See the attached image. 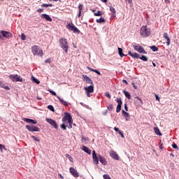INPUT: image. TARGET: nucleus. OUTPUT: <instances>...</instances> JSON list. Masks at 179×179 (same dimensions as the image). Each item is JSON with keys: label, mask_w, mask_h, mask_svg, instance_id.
<instances>
[{"label": "nucleus", "mask_w": 179, "mask_h": 179, "mask_svg": "<svg viewBox=\"0 0 179 179\" xmlns=\"http://www.w3.org/2000/svg\"><path fill=\"white\" fill-rule=\"evenodd\" d=\"M92 159L94 164H99V160L100 163H101V164H103V166H106L107 164V161L106 160V159H104V157H103L101 155H98L97 157L95 150L92 151Z\"/></svg>", "instance_id": "1"}, {"label": "nucleus", "mask_w": 179, "mask_h": 179, "mask_svg": "<svg viewBox=\"0 0 179 179\" xmlns=\"http://www.w3.org/2000/svg\"><path fill=\"white\" fill-rule=\"evenodd\" d=\"M62 122H66V127L69 129L72 128V123L73 122V119H72V116H71V114L66 113L65 116L62 118Z\"/></svg>", "instance_id": "2"}, {"label": "nucleus", "mask_w": 179, "mask_h": 179, "mask_svg": "<svg viewBox=\"0 0 179 179\" xmlns=\"http://www.w3.org/2000/svg\"><path fill=\"white\" fill-rule=\"evenodd\" d=\"M150 29L148 26H142L140 29V35L141 37H149L150 36Z\"/></svg>", "instance_id": "3"}, {"label": "nucleus", "mask_w": 179, "mask_h": 179, "mask_svg": "<svg viewBox=\"0 0 179 179\" xmlns=\"http://www.w3.org/2000/svg\"><path fill=\"white\" fill-rule=\"evenodd\" d=\"M59 44H60L61 48H62L64 50L66 54L68 53V50L69 48V45L68 44V40L65 38H62L59 39Z\"/></svg>", "instance_id": "4"}, {"label": "nucleus", "mask_w": 179, "mask_h": 179, "mask_svg": "<svg viewBox=\"0 0 179 179\" xmlns=\"http://www.w3.org/2000/svg\"><path fill=\"white\" fill-rule=\"evenodd\" d=\"M32 53L34 55H39L40 57H43V50L40 48L38 45H34L31 47Z\"/></svg>", "instance_id": "5"}, {"label": "nucleus", "mask_w": 179, "mask_h": 179, "mask_svg": "<svg viewBox=\"0 0 179 179\" xmlns=\"http://www.w3.org/2000/svg\"><path fill=\"white\" fill-rule=\"evenodd\" d=\"M84 90H85L87 97H91L92 94H90V93H93L94 92V85L92 84L89 87H85Z\"/></svg>", "instance_id": "6"}, {"label": "nucleus", "mask_w": 179, "mask_h": 179, "mask_svg": "<svg viewBox=\"0 0 179 179\" xmlns=\"http://www.w3.org/2000/svg\"><path fill=\"white\" fill-rule=\"evenodd\" d=\"M9 78L13 80V82H23V78L17 74H11L9 76Z\"/></svg>", "instance_id": "7"}, {"label": "nucleus", "mask_w": 179, "mask_h": 179, "mask_svg": "<svg viewBox=\"0 0 179 179\" xmlns=\"http://www.w3.org/2000/svg\"><path fill=\"white\" fill-rule=\"evenodd\" d=\"M66 29H69V30H71V31H73V33H77L79 34L80 33V31L73 24V23L68 24L66 25Z\"/></svg>", "instance_id": "8"}, {"label": "nucleus", "mask_w": 179, "mask_h": 179, "mask_svg": "<svg viewBox=\"0 0 179 179\" xmlns=\"http://www.w3.org/2000/svg\"><path fill=\"white\" fill-rule=\"evenodd\" d=\"M133 47L137 52H139L140 54H148V52L145 51V49L143 47H142L140 45H133Z\"/></svg>", "instance_id": "9"}, {"label": "nucleus", "mask_w": 179, "mask_h": 179, "mask_svg": "<svg viewBox=\"0 0 179 179\" xmlns=\"http://www.w3.org/2000/svg\"><path fill=\"white\" fill-rule=\"evenodd\" d=\"M26 129L29 131V132H40V128L34 125H26Z\"/></svg>", "instance_id": "10"}, {"label": "nucleus", "mask_w": 179, "mask_h": 179, "mask_svg": "<svg viewBox=\"0 0 179 179\" xmlns=\"http://www.w3.org/2000/svg\"><path fill=\"white\" fill-rule=\"evenodd\" d=\"M45 121L47 122H48V124L52 125V127H53V128H55V129H58V124H57V122H55V120H54L52 119H50V118H46Z\"/></svg>", "instance_id": "11"}, {"label": "nucleus", "mask_w": 179, "mask_h": 179, "mask_svg": "<svg viewBox=\"0 0 179 179\" xmlns=\"http://www.w3.org/2000/svg\"><path fill=\"white\" fill-rule=\"evenodd\" d=\"M116 103H118L116 108V113H120V111H121V107L122 106V100L121 99V98H117Z\"/></svg>", "instance_id": "12"}, {"label": "nucleus", "mask_w": 179, "mask_h": 179, "mask_svg": "<svg viewBox=\"0 0 179 179\" xmlns=\"http://www.w3.org/2000/svg\"><path fill=\"white\" fill-rule=\"evenodd\" d=\"M1 34H2L3 37H4V38H12V33L7 31H0Z\"/></svg>", "instance_id": "13"}, {"label": "nucleus", "mask_w": 179, "mask_h": 179, "mask_svg": "<svg viewBox=\"0 0 179 179\" xmlns=\"http://www.w3.org/2000/svg\"><path fill=\"white\" fill-rule=\"evenodd\" d=\"M69 171H70L71 174L73 177H75V178H78V177H79V173H78V171L76 169H75L74 168L70 167Z\"/></svg>", "instance_id": "14"}, {"label": "nucleus", "mask_w": 179, "mask_h": 179, "mask_svg": "<svg viewBox=\"0 0 179 179\" xmlns=\"http://www.w3.org/2000/svg\"><path fill=\"white\" fill-rule=\"evenodd\" d=\"M83 80H84V82H86V83H88L89 85H93V80H92L90 78H89L86 75H83Z\"/></svg>", "instance_id": "15"}, {"label": "nucleus", "mask_w": 179, "mask_h": 179, "mask_svg": "<svg viewBox=\"0 0 179 179\" xmlns=\"http://www.w3.org/2000/svg\"><path fill=\"white\" fill-rule=\"evenodd\" d=\"M110 157H113L115 160H120V156H118V154L115 152V151H110Z\"/></svg>", "instance_id": "16"}, {"label": "nucleus", "mask_w": 179, "mask_h": 179, "mask_svg": "<svg viewBox=\"0 0 179 179\" xmlns=\"http://www.w3.org/2000/svg\"><path fill=\"white\" fill-rule=\"evenodd\" d=\"M41 19H45L47 22H52V18L47 14H42L41 15Z\"/></svg>", "instance_id": "17"}, {"label": "nucleus", "mask_w": 179, "mask_h": 179, "mask_svg": "<svg viewBox=\"0 0 179 179\" xmlns=\"http://www.w3.org/2000/svg\"><path fill=\"white\" fill-rule=\"evenodd\" d=\"M23 121H24V122H27V124H33L34 125H36V124H37V121L32 119L24 118Z\"/></svg>", "instance_id": "18"}, {"label": "nucleus", "mask_w": 179, "mask_h": 179, "mask_svg": "<svg viewBox=\"0 0 179 179\" xmlns=\"http://www.w3.org/2000/svg\"><path fill=\"white\" fill-rule=\"evenodd\" d=\"M164 38L166 40V45H170V43L171 40L170 39V37L169 36V34L166 32L163 34Z\"/></svg>", "instance_id": "19"}, {"label": "nucleus", "mask_w": 179, "mask_h": 179, "mask_svg": "<svg viewBox=\"0 0 179 179\" xmlns=\"http://www.w3.org/2000/svg\"><path fill=\"white\" fill-rule=\"evenodd\" d=\"M57 99L59 100L60 103L62 104H63V106H65L66 107H68V106L69 105L68 103V102H66V101H64L63 99H61V97H59V96H57Z\"/></svg>", "instance_id": "20"}, {"label": "nucleus", "mask_w": 179, "mask_h": 179, "mask_svg": "<svg viewBox=\"0 0 179 179\" xmlns=\"http://www.w3.org/2000/svg\"><path fill=\"white\" fill-rule=\"evenodd\" d=\"M129 55H130V57H131L132 58H139V54H138L137 52H134L132 53V52L129 51L128 52Z\"/></svg>", "instance_id": "21"}, {"label": "nucleus", "mask_w": 179, "mask_h": 179, "mask_svg": "<svg viewBox=\"0 0 179 179\" xmlns=\"http://www.w3.org/2000/svg\"><path fill=\"white\" fill-rule=\"evenodd\" d=\"M110 10L112 13L111 17H115V16H117V15H116L117 11H115V8H114V7H113V6H110Z\"/></svg>", "instance_id": "22"}, {"label": "nucleus", "mask_w": 179, "mask_h": 179, "mask_svg": "<svg viewBox=\"0 0 179 179\" xmlns=\"http://www.w3.org/2000/svg\"><path fill=\"white\" fill-rule=\"evenodd\" d=\"M83 9V4H79L78 6V17H80L82 16V10Z\"/></svg>", "instance_id": "23"}, {"label": "nucleus", "mask_w": 179, "mask_h": 179, "mask_svg": "<svg viewBox=\"0 0 179 179\" xmlns=\"http://www.w3.org/2000/svg\"><path fill=\"white\" fill-rule=\"evenodd\" d=\"M82 149L84 152H85V153H87V155H92V150L87 147L83 145Z\"/></svg>", "instance_id": "24"}, {"label": "nucleus", "mask_w": 179, "mask_h": 179, "mask_svg": "<svg viewBox=\"0 0 179 179\" xmlns=\"http://www.w3.org/2000/svg\"><path fill=\"white\" fill-rule=\"evenodd\" d=\"M87 69H88L89 71H91V72H94L95 73H97V75H101V73H100V71L94 69H92L90 66H87Z\"/></svg>", "instance_id": "25"}, {"label": "nucleus", "mask_w": 179, "mask_h": 179, "mask_svg": "<svg viewBox=\"0 0 179 179\" xmlns=\"http://www.w3.org/2000/svg\"><path fill=\"white\" fill-rule=\"evenodd\" d=\"M0 87H2L3 89H5V90H10V88H9L8 86L2 83V81H0Z\"/></svg>", "instance_id": "26"}, {"label": "nucleus", "mask_w": 179, "mask_h": 179, "mask_svg": "<svg viewBox=\"0 0 179 179\" xmlns=\"http://www.w3.org/2000/svg\"><path fill=\"white\" fill-rule=\"evenodd\" d=\"M154 131L156 135H159V136H162V132H160V129H159V127H155Z\"/></svg>", "instance_id": "27"}, {"label": "nucleus", "mask_w": 179, "mask_h": 179, "mask_svg": "<svg viewBox=\"0 0 179 179\" xmlns=\"http://www.w3.org/2000/svg\"><path fill=\"white\" fill-rule=\"evenodd\" d=\"M117 50H118V54L121 58H122L123 57H125V55L123 54L122 52V48H118Z\"/></svg>", "instance_id": "28"}, {"label": "nucleus", "mask_w": 179, "mask_h": 179, "mask_svg": "<svg viewBox=\"0 0 179 179\" xmlns=\"http://www.w3.org/2000/svg\"><path fill=\"white\" fill-rule=\"evenodd\" d=\"M123 93L125 96V97H127V99H128L129 100H131V94L128 93V92L123 90Z\"/></svg>", "instance_id": "29"}, {"label": "nucleus", "mask_w": 179, "mask_h": 179, "mask_svg": "<svg viewBox=\"0 0 179 179\" xmlns=\"http://www.w3.org/2000/svg\"><path fill=\"white\" fill-rule=\"evenodd\" d=\"M150 50L153 51L154 52H156V51H159V48L157 47L156 45H152L150 47Z\"/></svg>", "instance_id": "30"}, {"label": "nucleus", "mask_w": 179, "mask_h": 179, "mask_svg": "<svg viewBox=\"0 0 179 179\" xmlns=\"http://www.w3.org/2000/svg\"><path fill=\"white\" fill-rule=\"evenodd\" d=\"M96 22V23H104V22H106V20L101 17L100 19H97Z\"/></svg>", "instance_id": "31"}, {"label": "nucleus", "mask_w": 179, "mask_h": 179, "mask_svg": "<svg viewBox=\"0 0 179 179\" xmlns=\"http://www.w3.org/2000/svg\"><path fill=\"white\" fill-rule=\"evenodd\" d=\"M122 114L124 117H125V118L129 117V114L127 112H125V110H122Z\"/></svg>", "instance_id": "32"}, {"label": "nucleus", "mask_w": 179, "mask_h": 179, "mask_svg": "<svg viewBox=\"0 0 179 179\" xmlns=\"http://www.w3.org/2000/svg\"><path fill=\"white\" fill-rule=\"evenodd\" d=\"M66 122H64V123L60 125L62 129H63L64 131L66 130Z\"/></svg>", "instance_id": "33"}, {"label": "nucleus", "mask_w": 179, "mask_h": 179, "mask_svg": "<svg viewBox=\"0 0 179 179\" xmlns=\"http://www.w3.org/2000/svg\"><path fill=\"white\" fill-rule=\"evenodd\" d=\"M138 58L142 61H145V62L148 61V57H146V56L145 55H142L141 57L139 56Z\"/></svg>", "instance_id": "34"}, {"label": "nucleus", "mask_w": 179, "mask_h": 179, "mask_svg": "<svg viewBox=\"0 0 179 179\" xmlns=\"http://www.w3.org/2000/svg\"><path fill=\"white\" fill-rule=\"evenodd\" d=\"M65 156H66V157H68V159H69V160H70V162H73V158L71 155H69V154H66Z\"/></svg>", "instance_id": "35"}, {"label": "nucleus", "mask_w": 179, "mask_h": 179, "mask_svg": "<svg viewBox=\"0 0 179 179\" xmlns=\"http://www.w3.org/2000/svg\"><path fill=\"white\" fill-rule=\"evenodd\" d=\"M48 110H50V111H52L53 113L54 111H55V109L54 108V106H52V105L48 106Z\"/></svg>", "instance_id": "36"}, {"label": "nucleus", "mask_w": 179, "mask_h": 179, "mask_svg": "<svg viewBox=\"0 0 179 179\" xmlns=\"http://www.w3.org/2000/svg\"><path fill=\"white\" fill-rule=\"evenodd\" d=\"M41 6H42V8H48V6H52V4H51V3H48V4H47V3H43V4H42L41 5Z\"/></svg>", "instance_id": "37"}, {"label": "nucleus", "mask_w": 179, "mask_h": 179, "mask_svg": "<svg viewBox=\"0 0 179 179\" xmlns=\"http://www.w3.org/2000/svg\"><path fill=\"white\" fill-rule=\"evenodd\" d=\"M31 139H34V141H35L36 142H40V138H36L34 136H31Z\"/></svg>", "instance_id": "38"}, {"label": "nucleus", "mask_w": 179, "mask_h": 179, "mask_svg": "<svg viewBox=\"0 0 179 179\" xmlns=\"http://www.w3.org/2000/svg\"><path fill=\"white\" fill-rule=\"evenodd\" d=\"M113 108H114V106H113V104H110L107 106V109L108 110V111L113 110Z\"/></svg>", "instance_id": "39"}, {"label": "nucleus", "mask_w": 179, "mask_h": 179, "mask_svg": "<svg viewBox=\"0 0 179 179\" xmlns=\"http://www.w3.org/2000/svg\"><path fill=\"white\" fill-rule=\"evenodd\" d=\"M3 149L4 150H6V147H5L4 145L0 144V150H1V152H3V150H2Z\"/></svg>", "instance_id": "40"}, {"label": "nucleus", "mask_w": 179, "mask_h": 179, "mask_svg": "<svg viewBox=\"0 0 179 179\" xmlns=\"http://www.w3.org/2000/svg\"><path fill=\"white\" fill-rule=\"evenodd\" d=\"M33 82H34V83H36V85H40V80H38V79L37 78H33Z\"/></svg>", "instance_id": "41"}, {"label": "nucleus", "mask_w": 179, "mask_h": 179, "mask_svg": "<svg viewBox=\"0 0 179 179\" xmlns=\"http://www.w3.org/2000/svg\"><path fill=\"white\" fill-rule=\"evenodd\" d=\"M103 13L101 11H98L97 13H94V16H101Z\"/></svg>", "instance_id": "42"}, {"label": "nucleus", "mask_w": 179, "mask_h": 179, "mask_svg": "<svg viewBox=\"0 0 179 179\" xmlns=\"http://www.w3.org/2000/svg\"><path fill=\"white\" fill-rule=\"evenodd\" d=\"M21 40H22L23 41L26 40V35L24 34H21Z\"/></svg>", "instance_id": "43"}, {"label": "nucleus", "mask_w": 179, "mask_h": 179, "mask_svg": "<svg viewBox=\"0 0 179 179\" xmlns=\"http://www.w3.org/2000/svg\"><path fill=\"white\" fill-rule=\"evenodd\" d=\"M172 148H173V149H177V150H178V146L177 144H176V143H173V144H172Z\"/></svg>", "instance_id": "44"}, {"label": "nucleus", "mask_w": 179, "mask_h": 179, "mask_svg": "<svg viewBox=\"0 0 179 179\" xmlns=\"http://www.w3.org/2000/svg\"><path fill=\"white\" fill-rule=\"evenodd\" d=\"M117 132L122 138H124V132H122V131L119 130Z\"/></svg>", "instance_id": "45"}, {"label": "nucleus", "mask_w": 179, "mask_h": 179, "mask_svg": "<svg viewBox=\"0 0 179 179\" xmlns=\"http://www.w3.org/2000/svg\"><path fill=\"white\" fill-rule=\"evenodd\" d=\"M49 92H50V93H51V94H52V96H57V93H55V92H54V91H52V90H50Z\"/></svg>", "instance_id": "46"}, {"label": "nucleus", "mask_w": 179, "mask_h": 179, "mask_svg": "<svg viewBox=\"0 0 179 179\" xmlns=\"http://www.w3.org/2000/svg\"><path fill=\"white\" fill-rule=\"evenodd\" d=\"M105 95H106V96L108 97V99H111V94H110V93L106 92Z\"/></svg>", "instance_id": "47"}, {"label": "nucleus", "mask_w": 179, "mask_h": 179, "mask_svg": "<svg viewBox=\"0 0 179 179\" xmlns=\"http://www.w3.org/2000/svg\"><path fill=\"white\" fill-rule=\"evenodd\" d=\"M43 8H39L38 10H36V12H38V13H41L42 12H43Z\"/></svg>", "instance_id": "48"}, {"label": "nucleus", "mask_w": 179, "mask_h": 179, "mask_svg": "<svg viewBox=\"0 0 179 179\" xmlns=\"http://www.w3.org/2000/svg\"><path fill=\"white\" fill-rule=\"evenodd\" d=\"M155 99H156V100H157L158 101H160V97H159V95L155 94Z\"/></svg>", "instance_id": "49"}, {"label": "nucleus", "mask_w": 179, "mask_h": 179, "mask_svg": "<svg viewBox=\"0 0 179 179\" xmlns=\"http://www.w3.org/2000/svg\"><path fill=\"white\" fill-rule=\"evenodd\" d=\"M135 99H136L137 100H139L140 103H143L142 102V99L139 97V96H136Z\"/></svg>", "instance_id": "50"}, {"label": "nucleus", "mask_w": 179, "mask_h": 179, "mask_svg": "<svg viewBox=\"0 0 179 179\" xmlns=\"http://www.w3.org/2000/svg\"><path fill=\"white\" fill-rule=\"evenodd\" d=\"M124 110L126 111H128V106L127 105V103L124 104Z\"/></svg>", "instance_id": "51"}, {"label": "nucleus", "mask_w": 179, "mask_h": 179, "mask_svg": "<svg viewBox=\"0 0 179 179\" xmlns=\"http://www.w3.org/2000/svg\"><path fill=\"white\" fill-rule=\"evenodd\" d=\"M114 130L115 131V132H118V131H120V129H118L117 127H114Z\"/></svg>", "instance_id": "52"}, {"label": "nucleus", "mask_w": 179, "mask_h": 179, "mask_svg": "<svg viewBox=\"0 0 179 179\" xmlns=\"http://www.w3.org/2000/svg\"><path fill=\"white\" fill-rule=\"evenodd\" d=\"M122 83H125V85H128V81H127L126 80H123Z\"/></svg>", "instance_id": "53"}, {"label": "nucleus", "mask_w": 179, "mask_h": 179, "mask_svg": "<svg viewBox=\"0 0 179 179\" xmlns=\"http://www.w3.org/2000/svg\"><path fill=\"white\" fill-rule=\"evenodd\" d=\"M58 176H59V177H60V178L64 179V176H62V174L59 173Z\"/></svg>", "instance_id": "54"}, {"label": "nucleus", "mask_w": 179, "mask_h": 179, "mask_svg": "<svg viewBox=\"0 0 179 179\" xmlns=\"http://www.w3.org/2000/svg\"><path fill=\"white\" fill-rule=\"evenodd\" d=\"M125 120H126V121H129V116L127 117H125Z\"/></svg>", "instance_id": "55"}, {"label": "nucleus", "mask_w": 179, "mask_h": 179, "mask_svg": "<svg viewBox=\"0 0 179 179\" xmlns=\"http://www.w3.org/2000/svg\"><path fill=\"white\" fill-rule=\"evenodd\" d=\"M101 2H103L104 3H107V0H101Z\"/></svg>", "instance_id": "56"}, {"label": "nucleus", "mask_w": 179, "mask_h": 179, "mask_svg": "<svg viewBox=\"0 0 179 179\" xmlns=\"http://www.w3.org/2000/svg\"><path fill=\"white\" fill-rule=\"evenodd\" d=\"M170 156H172V157H174V154L171 153V154H170Z\"/></svg>", "instance_id": "57"}, {"label": "nucleus", "mask_w": 179, "mask_h": 179, "mask_svg": "<svg viewBox=\"0 0 179 179\" xmlns=\"http://www.w3.org/2000/svg\"><path fill=\"white\" fill-rule=\"evenodd\" d=\"M53 1H55V2H57L58 1H59V2H61V0H53Z\"/></svg>", "instance_id": "58"}, {"label": "nucleus", "mask_w": 179, "mask_h": 179, "mask_svg": "<svg viewBox=\"0 0 179 179\" xmlns=\"http://www.w3.org/2000/svg\"><path fill=\"white\" fill-rule=\"evenodd\" d=\"M103 115H107V112H105V113L103 114Z\"/></svg>", "instance_id": "59"}, {"label": "nucleus", "mask_w": 179, "mask_h": 179, "mask_svg": "<svg viewBox=\"0 0 179 179\" xmlns=\"http://www.w3.org/2000/svg\"><path fill=\"white\" fill-rule=\"evenodd\" d=\"M45 62H50V60L48 59V60L45 61Z\"/></svg>", "instance_id": "60"}, {"label": "nucleus", "mask_w": 179, "mask_h": 179, "mask_svg": "<svg viewBox=\"0 0 179 179\" xmlns=\"http://www.w3.org/2000/svg\"><path fill=\"white\" fill-rule=\"evenodd\" d=\"M134 89H136V85H134Z\"/></svg>", "instance_id": "61"}, {"label": "nucleus", "mask_w": 179, "mask_h": 179, "mask_svg": "<svg viewBox=\"0 0 179 179\" xmlns=\"http://www.w3.org/2000/svg\"><path fill=\"white\" fill-rule=\"evenodd\" d=\"M38 100H41V98H38Z\"/></svg>", "instance_id": "62"}, {"label": "nucleus", "mask_w": 179, "mask_h": 179, "mask_svg": "<svg viewBox=\"0 0 179 179\" xmlns=\"http://www.w3.org/2000/svg\"><path fill=\"white\" fill-rule=\"evenodd\" d=\"M153 65H154V66H156V64L155 63H153Z\"/></svg>", "instance_id": "63"}, {"label": "nucleus", "mask_w": 179, "mask_h": 179, "mask_svg": "<svg viewBox=\"0 0 179 179\" xmlns=\"http://www.w3.org/2000/svg\"><path fill=\"white\" fill-rule=\"evenodd\" d=\"M160 149H162V145L159 146Z\"/></svg>", "instance_id": "64"}]
</instances>
